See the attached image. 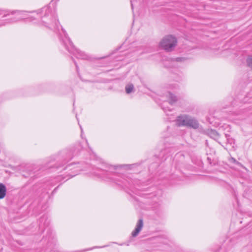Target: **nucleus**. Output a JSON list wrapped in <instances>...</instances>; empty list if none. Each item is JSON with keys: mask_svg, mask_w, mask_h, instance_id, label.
<instances>
[{"mask_svg": "<svg viewBox=\"0 0 252 252\" xmlns=\"http://www.w3.org/2000/svg\"><path fill=\"white\" fill-rule=\"evenodd\" d=\"M68 41H69V43H70V44H72V42L70 41V39H68Z\"/></svg>", "mask_w": 252, "mask_h": 252, "instance_id": "13", "label": "nucleus"}, {"mask_svg": "<svg viewBox=\"0 0 252 252\" xmlns=\"http://www.w3.org/2000/svg\"><path fill=\"white\" fill-rule=\"evenodd\" d=\"M183 59L181 58H177L175 60L177 62H181Z\"/></svg>", "mask_w": 252, "mask_h": 252, "instance_id": "11", "label": "nucleus"}, {"mask_svg": "<svg viewBox=\"0 0 252 252\" xmlns=\"http://www.w3.org/2000/svg\"><path fill=\"white\" fill-rule=\"evenodd\" d=\"M209 135L210 137L214 139H217L219 138V135L218 132L214 130H211L209 132Z\"/></svg>", "mask_w": 252, "mask_h": 252, "instance_id": "6", "label": "nucleus"}, {"mask_svg": "<svg viewBox=\"0 0 252 252\" xmlns=\"http://www.w3.org/2000/svg\"><path fill=\"white\" fill-rule=\"evenodd\" d=\"M177 124L179 126H187L196 129L199 127V123L196 120L190 116L182 115L178 117Z\"/></svg>", "mask_w": 252, "mask_h": 252, "instance_id": "2", "label": "nucleus"}, {"mask_svg": "<svg viewBox=\"0 0 252 252\" xmlns=\"http://www.w3.org/2000/svg\"><path fill=\"white\" fill-rule=\"evenodd\" d=\"M0 14H3V16H7L8 15V14L5 13V12H4V13H0Z\"/></svg>", "mask_w": 252, "mask_h": 252, "instance_id": "12", "label": "nucleus"}, {"mask_svg": "<svg viewBox=\"0 0 252 252\" xmlns=\"http://www.w3.org/2000/svg\"><path fill=\"white\" fill-rule=\"evenodd\" d=\"M143 226V221L142 219H140L136 224L135 230L132 232V236L135 237L138 235L139 233L140 232Z\"/></svg>", "mask_w": 252, "mask_h": 252, "instance_id": "3", "label": "nucleus"}, {"mask_svg": "<svg viewBox=\"0 0 252 252\" xmlns=\"http://www.w3.org/2000/svg\"><path fill=\"white\" fill-rule=\"evenodd\" d=\"M6 193V188L2 183H0V199L4 198Z\"/></svg>", "mask_w": 252, "mask_h": 252, "instance_id": "4", "label": "nucleus"}, {"mask_svg": "<svg viewBox=\"0 0 252 252\" xmlns=\"http://www.w3.org/2000/svg\"><path fill=\"white\" fill-rule=\"evenodd\" d=\"M133 85L132 84H129L126 87V91L127 94L130 93L133 90Z\"/></svg>", "mask_w": 252, "mask_h": 252, "instance_id": "7", "label": "nucleus"}, {"mask_svg": "<svg viewBox=\"0 0 252 252\" xmlns=\"http://www.w3.org/2000/svg\"><path fill=\"white\" fill-rule=\"evenodd\" d=\"M229 160L231 162L236 163H238V162L236 160V159L235 158H231Z\"/></svg>", "mask_w": 252, "mask_h": 252, "instance_id": "10", "label": "nucleus"}, {"mask_svg": "<svg viewBox=\"0 0 252 252\" xmlns=\"http://www.w3.org/2000/svg\"><path fill=\"white\" fill-rule=\"evenodd\" d=\"M168 97L170 99L169 103L171 104L175 103L177 100V97L170 93H168Z\"/></svg>", "mask_w": 252, "mask_h": 252, "instance_id": "5", "label": "nucleus"}, {"mask_svg": "<svg viewBox=\"0 0 252 252\" xmlns=\"http://www.w3.org/2000/svg\"><path fill=\"white\" fill-rule=\"evenodd\" d=\"M177 45V40L173 35H168L164 37L160 41V47L167 52L172 51Z\"/></svg>", "mask_w": 252, "mask_h": 252, "instance_id": "1", "label": "nucleus"}, {"mask_svg": "<svg viewBox=\"0 0 252 252\" xmlns=\"http://www.w3.org/2000/svg\"><path fill=\"white\" fill-rule=\"evenodd\" d=\"M23 12L20 11H13L11 13V14H16V15H22L25 14V13H23Z\"/></svg>", "mask_w": 252, "mask_h": 252, "instance_id": "9", "label": "nucleus"}, {"mask_svg": "<svg viewBox=\"0 0 252 252\" xmlns=\"http://www.w3.org/2000/svg\"><path fill=\"white\" fill-rule=\"evenodd\" d=\"M247 63L249 67L252 68V58L249 57L247 59Z\"/></svg>", "mask_w": 252, "mask_h": 252, "instance_id": "8", "label": "nucleus"}, {"mask_svg": "<svg viewBox=\"0 0 252 252\" xmlns=\"http://www.w3.org/2000/svg\"><path fill=\"white\" fill-rule=\"evenodd\" d=\"M64 35L66 38L67 37L65 33H64Z\"/></svg>", "mask_w": 252, "mask_h": 252, "instance_id": "14", "label": "nucleus"}]
</instances>
